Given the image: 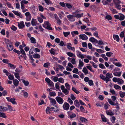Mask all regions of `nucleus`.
Segmentation results:
<instances>
[{
	"label": "nucleus",
	"mask_w": 125,
	"mask_h": 125,
	"mask_svg": "<svg viewBox=\"0 0 125 125\" xmlns=\"http://www.w3.org/2000/svg\"><path fill=\"white\" fill-rule=\"evenodd\" d=\"M113 63L115 64L116 66L121 67H122V65L119 62H114Z\"/></svg>",
	"instance_id": "38"
},
{
	"label": "nucleus",
	"mask_w": 125,
	"mask_h": 125,
	"mask_svg": "<svg viewBox=\"0 0 125 125\" xmlns=\"http://www.w3.org/2000/svg\"><path fill=\"white\" fill-rule=\"evenodd\" d=\"M12 12L15 15H16L17 16H18L19 15V14L20 12H18L17 11H16L15 10H12Z\"/></svg>",
	"instance_id": "47"
},
{
	"label": "nucleus",
	"mask_w": 125,
	"mask_h": 125,
	"mask_svg": "<svg viewBox=\"0 0 125 125\" xmlns=\"http://www.w3.org/2000/svg\"><path fill=\"white\" fill-rule=\"evenodd\" d=\"M74 104L75 105L78 107H79L80 105L78 101L77 100H75L74 102Z\"/></svg>",
	"instance_id": "25"
},
{
	"label": "nucleus",
	"mask_w": 125,
	"mask_h": 125,
	"mask_svg": "<svg viewBox=\"0 0 125 125\" xmlns=\"http://www.w3.org/2000/svg\"><path fill=\"white\" fill-rule=\"evenodd\" d=\"M119 20L122 21L125 19V16L123 14L121 13H119Z\"/></svg>",
	"instance_id": "12"
},
{
	"label": "nucleus",
	"mask_w": 125,
	"mask_h": 125,
	"mask_svg": "<svg viewBox=\"0 0 125 125\" xmlns=\"http://www.w3.org/2000/svg\"><path fill=\"white\" fill-rule=\"evenodd\" d=\"M121 73L120 72H119L116 73H114V75L115 76H120L121 74Z\"/></svg>",
	"instance_id": "36"
},
{
	"label": "nucleus",
	"mask_w": 125,
	"mask_h": 125,
	"mask_svg": "<svg viewBox=\"0 0 125 125\" xmlns=\"http://www.w3.org/2000/svg\"><path fill=\"white\" fill-rule=\"evenodd\" d=\"M33 57L34 58H39L40 57V55L38 54H35L33 55Z\"/></svg>",
	"instance_id": "39"
},
{
	"label": "nucleus",
	"mask_w": 125,
	"mask_h": 125,
	"mask_svg": "<svg viewBox=\"0 0 125 125\" xmlns=\"http://www.w3.org/2000/svg\"><path fill=\"white\" fill-rule=\"evenodd\" d=\"M82 46L83 47H86L87 48V44L86 42H82Z\"/></svg>",
	"instance_id": "63"
},
{
	"label": "nucleus",
	"mask_w": 125,
	"mask_h": 125,
	"mask_svg": "<svg viewBox=\"0 0 125 125\" xmlns=\"http://www.w3.org/2000/svg\"><path fill=\"white\" fill-rule=\"evenodd\" d=\"M8 65L11 69H14L16 68V66L10 63H8Z\"/></svg>",
	"instance_id": "23"
},
{
	"label": "nucleus",
	"mask_w": 125,
	"mask_h": 125,
	"mask_svg": "<svg viewBox=\"0 0 125 125\" xmlns=\"http://www.w3.org/2000/svg\"><path fill=\"white\" fill-rule=\"evenodd\" d=\"M113 80L115 82H117L119 84H121L124 83V81L121 79H113Z\"/></svg>",
	"instance_id": "4"
},
{
	"label": "nucleus",
	"mask_w": 125,
	"mask_h": 125,
	"mask_svg": "<svg viewBox=\"0 0 125 125\" xmlns=\"http://www.w3.org/2000/svg\"><path fill=\"white\" fill-rule=\"evenodd\" d=\"M80 119V120L83 122H86L87 121V119L83 117H81Z\"/></svg>",
	"instance_id": "53"
},
{
	"label": "nucleus",
	"mask_w": 125,
	"mask_h": 125,
	"mask_svg": "<svg viewBox=\"0 0 125 125\" xmlns=\"http://www.w3.org/2000/svg\"><path fill=\"white\" fill-rule=\"evenodd\" d=\"M7 47L8 50L10 51H12L13 49V47L12 44H11L7 46Z\"/></svg>",
	"instance_id": "14"
},
{
	"label": "nucleus",
	"mask_w": 125,
	"mask_h": 125,
	"mask_svg": "<svg viewBox=\"0 0 125 125\" xmlns=\"http://www.w3.org/2000/svg\"><path fill=\"white\" fill-rule=\"evenodd\" d=\"M110 10L112 11V13L115 14V13H118V11L115 9L113 8H111Z\"/></svg>",
	"instance_id": "35"
},
{
	"label": "nucleus",
	"mask_w": 125,
	"mask_h": 125,
	"mask_svg": "<svg viewBox=\"0 0 125 125\" xmlns=\"http://www.w3.org/2000/svg\"><path fill=\"white\" fill-rule=\"evenodd\" d=\"M79 37L83 40H87L88 39V37L85 34H81Z\"/></svg>",
	"instance_id": "8"
},
{
	"label": "nucleus",
	"mask_w": 125,
	"mask_h": 125,
	"mask_svg": "<svg viewBox=\"0 0 125 125\" xmlns=\"http://www.w3.org/2000/svg\"><path fill=\"white\" fill-rule=\"evenodd\" d=\"M105 19L110 20H112V17L111 16L109 15H108L105 17Z\"/></svg>",
	"instance_id": "43"
},
{
	"label": "nucleus",
	"mask_w": 125,
	"mask_h": 125,
	"mask_svg": "<svg viewBox=\"0 0 125 125\" xmlns=\"http://www.w3.org/2000/svg\"><path fill=\"white\" fill-rule=\"evenodd\" d=\"M114 87L116 89H118L119 90L121 89V88L120 86L117 84H115L114 86Z\"/></svg>",
	"instance_id": "45"
},
{
	"label": "nucleus",
	"mask_w": 125,
	"mask_h": 125,
	"mask_svg": "<svg viewBox=\"0 0 125 125\" xmlns=\"http://www.w3.org/2000/svg\"><path fill=\"white\" fill-rule=\"evenodd\" d=\"M0 117L6 118L7 116L4 113L0 112Z\"/></svg>",
	"instance_id": "27"
},
{
	"label": "nucleus",
	"mask_w": 125,
	"mask_h": 125,
	"mask_svg": "<svg viewBox=\"0 0 125 125\" xmlns=\"http://www.w3.org/2000/svg\"><path fill=\"white\" fill-rule=\"evenodd\" d=\"M109 103L111 105H116V108L118 110L120 108L119 106V104L117 101H116V103L115 104L114 102L112 101L110 99H107Z\"/></svg>",
	"instance_id": "1"
},
{
	"label": "nucleus",
	"mask_w": 125,
	"mask_h": 125,
	"mask_svg": "<svg viewBox=\"0 0 125 125\" xmlns=\"http://www.w3.org/2000/svg\"><path fill=\"white\" fill-rule=\"evenodd\" d=\"M30 39L31 41V43L34 44L36 43V40L33 37H31Z\"/></svg>",
	"instance_id": "29"
},
{
	"label": "nucleus",
	"mask_w": 125,
	"mask_h": 125,
	"mask_svg": "<svg viewBox=\"0 0 125 125\" xmlns=\"http://www.w3.org/2000/svg\"><path fill=\"white\" fill-rule=\"evenodd\" d=\"M96 51L100 53H104V52L103 50L99 49H96Z\"/></svg>",
	"instance_id": "54"
},
{
	"label": "nucleus",
	"mask_w": 125,
	"mask_h": 125,
	"mask_svg": "<svg viewBox=\"0 0 125 125\" xmlns=\"http://www.w3.org/2000/svg\"><path fill=\"white\" fill-rule=\"evenodd\" d=\"M5 42L6 46L10 44H12L13 43L12 42H11L8 39H6L5 40Z\"/></svg>",
	"instance_id": "18"
},
{
	"label": "nucleus",
	"mask_w": 125,
	"mask_h": 125,
	"mask_svg": "<svg viewBox=\"0 0 125 125\" xmlns=\"http://www.w3.org/2000/svg\"><path fill=\"white\" fill-rule=\"evenodd\" d=\"M11 29L14 31H15L17 29V28L13 25H12L11 27Z\"/></svg>",
	"instance_id": "58"
},
{
	"label": "nucleus",
	"mask_w": 125,
	"mask_h": 125,
	"mask_svg": "<svg viewBox=\"0 0 125 125\" xmlns=\"http://www.w3.org/2000/svg\"><path fill=\"white\" fill-rule=\"evenodd\" d=\"M68 116L70 118L72 119L75 117L76 116V115L74 113H73L72 115H69Z\"/></svg>",
	"instance_id": "48"
},
{
	"label": "nucleus",
	"mask_w": 125,
	"mask_h": 125,
	"mask_svg": "<svg viewBox=\"0 0 125 125\" xmlns=\"http://www.w3.org/2000/svg\"><path fill=\"white\" fill-rule=\"evenodd\" d=\"M67 54L69 56L71 57H73V56H74V57L75 56V55L74 54L70 52H68L67 53Z\"/></svg>",
	"instance_id": "42"
},
{
	"label": "nucleus",
	"mask_w": 125,
	"mask_h": 125,
	"mask_svg": "<svg viewBox=\"0 0 125 125\" xmlns=\"http://www.w3.org/2000/svg\"><path fill=\"white\" fill-rule=\"evenodd\" d=\"M76 52L77 54V55L79 58H81V59H83L84 58V55L82 54L79 51L77 50L76 51Z\"/></svg>",
	"instance_id": "9"
},
{
	"label": "nucleus",
	"mask_w": 125,
	"mask_h": 125,
	"mask_svg": "<svg viewBox=\"0 0 125 125\" xmlns=\"http://www.w3.org/2000/svg\"><path fill=\"white\" fill-rule=\"evenodd\" d=\"M69 106L70 105L69 104L66 102L64 103L63 105V109L66 110H67L69 109Z\"/></svg>",
	"instance_id": "5"
},
{
	"label": "nucleus",
	"mask_w": 125,
	"mask_h": 125,
	"mask_svg": "<svg viewBox=\"0 0 125 125\" xmlns=\"http://www.w3.org/2000/svg\"><path fill=\"white\" fill-rule=\"evenodd\" d=\"M118 4H117V3H114V4L115 5V8H116L118 10H120L121 9V5Z\"/></svg>",
	"instance_id": "21"
},
{
	"label": "nucleus",
	"mask_w": 125,
	"mask_h": 125,
	"mask_svg": "<svg viewBox=\"0 0 125 125\" xmlns=\"http://www.w3.org/2000/svg\"><path fill=\"white\" fill-rule=\"evenodd\" d=\"M51 108H50V107H47V108L46 110V113L47 114L49 113L51 114V113L50 112V111H51Z\"/></svg>",
	"instance_id": "19"
},
{
	"label": "nucleus",
	"mask_w": 125,
	"mask_h": 125,
	"mask_svg": "<svg viewBox=\"0 0 125 125\" xmlns=\"http://www.w3.org/2000/svg\"><path fill=\"white\" fill-rule=\"evenodd\" d=\"M79 67H82L84 65V63L82 61L81 59L79 60Z\"/></svg>",
	"instance_id": "28"
},
{
	"label": "nucleus",
	"mask_w": 125,
	"mask_h": 125,
	"mask_svg": "<svg viewBox=\"0 0 125 125\" xmlns=\"http://www.w3.org/2000/svg\"><path fill=\"white\" fill-rule=\"evenodd\" d=\"M22 93H23L24 97L26 98L28 96V93L25 91L23 90H22Z\"/></svg>",
	"instance_id": "20"
},
{
	"label": "nucleus",
	"mask_w": 125,
	"mask_h": 125,
	"mask_svg": "<svg viewBox=\"0 0 125 125\" xmlns=\"http://www.w3.org/2000/svg\"><path fill=\"white\" fill-rule=\"evenodd\" d=\"M101 116L102 118V120L103 121L106 122H107L106 118L103 115H101Z\"/></svg>",
	"instance_id": "34"
},
{
	"label": "nucleus",
	"mask_w": 125,
	"mask_h": 125,
	"mask_svg": "<svg viewBox=\"0 0 125 125\" xmlns=\"http://www.w3.org/2000/svg\"><path fill=\"white\" fill-rule=\"evenodd\" d=\"M120 96L122 98H123L125 96V93L120 91L119 92Z\"/></svg>",
	"instance_id": "24"
},
{
	"label": "nucleus",
	"mask_w": 125,
	"mask_h": 125,
	"mask_svg": "<svg viewBox=\"0 0 125 125\" xmlns=\"http://www.w3.org/2000/svg\"><path fill=\"white\" fill-rule=\"evenodd\" d=\"M70 33V32L69 31L68 32H63V34L65 37H67Z\"/></svg>",
	"instance_id": "33"
},
{
	"label": "nucleus",
	"mask_w": 125,
	"mask_h": 125,
	"mask_svg": "<svg viewBox=\"0 0 125 125\" xmlns=\"http://www.w3.org/2000/svg\"><path fill=\"white\" fill-rule=\"evenodd\" d=\"M67 17L68 20L70 21H74L75 20V19L73 18V15H67Z\"/></svg>",
	"instance_id": "10"
},
{
	"label": "nucleus",
	"mask_w": 125,
	"mask_h": 125,
	"mask_svg": "<svg viewBox=\"0 0 125 125\" xmlns=\"http://www.w3.org/2000/svg\"><path fill=\"white\" fill-rule=\"evenodd\" d=\"M51 108L52 109H54L53 111L54 112L58 111L60 110L59 108L56 105L55 106V107H51Z\"/></svg>",
	"instance_id": "17"
},
{
	"label": "nucleus",
	"mask_w": 125,
	"mask_h": 125,
	"mask_svg": "<svg viewBox=\"0 0 125 125\" xmlns=\"http://www.w3.org/2000/svg\"><path fill=\"white\" fill-rule=\"evenodd\" d=\"M49 98L50 100V103L53 104V105L56 104V102L54 99L51 98L49 97Z\"/></svg>",
	"instance_id": "13"
},
{
	"label": "nucleus",
	"mask_w": 125,
	"mask_h": 125,
	"mask_svg": "<svg viewBox=\"0 0 125 125\" xmlns=\"http://www.w3.org/2000/svg\"><path fill=\"white\" fill-rule=\"evenodd\" d=\"M95 39V38H94V37H92L89 39V40L91 42H94Z\"/></svg>",
	"instance_id": "62"
},
{
	"label": "nucleus",
	"mask_w": 125,
	"mask_h": 125,
	"mask_svg": "<svg viewBox=\"0 0 125 125\" xmlns=\"http://www.w3.org/2000/svg\"><path fill=\"white\" fill-rule=\"evenodd\" d=\"M106 113L108 115L112 116L114 115V113L111 110H109L106 111Z\"/></svg>",
	"instance_id": "16"
},
{
	"label": "nucleus",
	"mask_w": 125,
	"mask_h": 125,
	"mask_svg": "<svg viewBox=\"0 0 125 125\" xmlns=\"http://www.w3.org/2000/svg\"><path fill=\"white\" fill-rule=\"evenodd\" d=\"M22 83L24 84L25 86H27L28 85L29 83L28 81H25L23 79H22Z\"/></svg>",
	"instance_id": "22"
},
{
	"label": "nucleus",
	"mask_w": 125,
	"mask_h": 125,
	"mask_svg": "<svg viewBox=\"0 0 125 125\" xmlns=\"http://www.w3.org/2000/svg\"><path fill=\"white\" fill-rule=\"evenodd\" d=\"M83 13H82L81 14H77L75 16H76L78 18H80L81 17H83Z\"/></svg>",
	"instance_id": "56"
},
{
	"label": "nucleus",
	"mask_w": 125,
	"mask_h": 125,
	"mask_svg": "<svg viewBox=\"0 0 125 125\" xmlns=\"http://www.w3.org/2000/svg\"><path fill=\"white\" fill-rule=\"evenodd\" d=\"M59 4L62 6L63 7H65L66 4L63 2H60Z\"/></svg>",
	"instance_id": "60"
},
{
	"label": "nucleus",
	"mask_w": 125,
	"mask_h": 125,
	"mask_svg": "<svg viewBox=\"0 0 125 125\" xmlns=\"http://www.w3.org/2000/svg\"><path fill=\"white\" fill-rule=\"evenodd\" d=\"M36 20L35 19H32L31 21V24L32 26H35L36 25L35 23Z\"/></svg>",
	"instance_id": "44"
},
{
	"label": "nucleus",
	"mask_w": 125,
	"mask_h": 125,
	"mask_svg": "<svg viewBox=\"0 0 125 125\" xmlns=\"http://www.w3.org/2000/svg\"><path fill=\"white\" fill-rule=\"evenodd\" d=\"M57 102L60 104H62L63 103V100L62 98L59 96H57L55 98Z\"/></svg>",
	"instance_id": "2"
},
{
	"label": "nucleus",
	"mask_w": 125,
	"mask_h": 125,
	"mask_svg": "<svg viewBox=\"0 0 125 125\" xmlns=\"http://www.w3.org/2000/svg\"><path fill=\"white\" fill-rule=\"evenodd\" d=\"M9 79L11 80L13 79V82L14 85L16 86H17L18 85L19 82L16 79Z\"/></svg>",
	"instance_id": "11"
},
{
	"label": "nucleus",
	"mask_w": 125,
	"mask_h": 125,
	"mask_svg": "<svg viewBox=\"0 0 125 125\" xmlns=\"http://www.w3.org/2000/svg\"><path fill=\"white\" fill-rule=\"evenodd\" d=\"M99 66L100 68L102 69H105L106 68L104 65L102 63H100L99 64Z\"/></svg>",
	"instance_id": "50"
},
{
	"label": "nucleus",
	"mask_w": 125,
	"mask_h": 125,
	"mask_svg": "<svg viewBox=\"0 0 125 125\" xmlns=\"http://www.w3.org/2000/svg\"><path fill=\"white\" fill-rule=\"evenodd\" d=\"M14 75L15 77L16 78H20V77L19 76V73H14Z\"/></svg>",
	"instance_id": "52"
},
{
	"label": "nucleus",
	"mask_w": 125,
	"mask_h": 125,
	"mask_svg": "<svg viewBox=\"0 0 125 125\" xmlns=\"http://www.w3.org/2000/svg\"><path fill=\"white\" fill-rule=\"evenodd\" d=\"M78 71V70L76 68H74L73 71V73L77 74Z\"/></svg>",
	"instance_id": "51"
},
{
	"label": "nucleus",
	"mask_w": 125,
	"mask_h": 125,
	"mask_svg": "<svg viewBox=\"0 0 125 125\" xmlns=\"http://www.w3.org/2000/svg\"><path fill=\"white\" fill-rule=\"evenodd\" d=\"M106 54L107 56L109 57L113 54V53L112 52H106Z\"/></svg>",
	"instance_id": "57"
},
{
	"label": "nucleus",
	"mask_w": 125,
	"mask_h": 125,
	"mask_svg": "<svg viewBox=\"0 0 125 125\" xmlns=\"http://www.w3.org/2000/svg\"><path fill=\"white\" fill-rule=\"evenodd\" d=\"M66 7L68 9H71L72 8V6L69 3H65Z\"/></svg>",
	"instance_id": "37"
},
{
	"label": "nucleus",
	"mask_w": 125,
	"mask_h": 125,
	"mask_svg": "<svg viewBox=\"0 0 125 125\" xmlns=\"http://www.w3.org/2000/svg\"><path fill=\"white\" fill-rule=\"evenodd\" d=\"M6 98L8 101L11 102L13 104H17V103L15 101V98H12L10 97H7Z\"/></svg>",
	"instance_id": "3"
},
{
	"label": "nucleus",
	"mask_w": 125,
	"mask_h": 125,
	"mask_svg": "<svg viewBox=\"0 0 125 125\" xmlns=\"http://www.w3.org/2000/svg\"><path fill=\"white\" fill-rule=\"evenodd\" d=\"M39 11H43L44 9L42 6L41 5H40L39 6Z\"/></svg>",
	"instance_id": "55"
},
{
	"label": "nucleus",
	"mask_w": 125,
	"mask_h": 125,
	"mask_svg": "<svg viewBox=\"0 0 125 125\" xmlns=\"http://www.w3.org/2000/svg\"><path fill=\"white\" fill-rule=\"evenodd\" d=\"M71 34L72 35L73 37L74 36V34L75 35H78L79 33L77 31H74L71 32Z\"/></svg>",
	"instance_id": "32"
},
{
	"label": "nucleus",
	"mask_w": 125,
	"mask_h": 125,
	"mask_svg": "<svg viewBox=\"0 0 125 125\" xmlns=\"http://www.w3.org/2000/svg\"><path fill=\"white\" fill-rule=\"evenodd\" d=\"M82 71L84 73L85 75L88 74V71L85 67H84Z\"/></svg>",
	"instance_id": "26"
},
{
	"label": "nucleus",
	"mask_w": 125,
	"mask_h": 125,
	"mask_svg": "<svg viewBox=\"0 0 125 125\" xmlns=\"http://www.w3.org/2000/svg\"><path fill=\"white\" fill-rule=\"evenodd\" d=\"M86 67L87 68L90 70L91 72H94V71L92 70V68L91 66H87Z\"/></svg>",
	"instance_id": "61"
},
{
	"label": "nucleus",
	"mask_w": 125,
	"mask_h": 125,
	"mask_svg": "<svg viewBox=\"0 0 125 125\" xmlns=\"http://www.w3.org/2000/svg\"><path fill=\"white\" fill-rule=\"evenodd\" d=\"M13 51L14 52L17 53L18 55H20L21 54L20 51L17 50L15 49H14Z\"/></svg>",
	"instance_id": "46"
},
{
	"label": "nucleus",
	"mask_w": 125,
	"mask_h": 125,
	"mask_svg": "<svg viewBox=\"0 0 125 125\" xmlns=\"http://www.w3.org/2000/svg\"><path fill=\"white\" fill-rule=\"evenodd\" d=\"M51 24H50L47 26L46 28H45L46 29L50 30L52 31L53 30L52 28L51 27Z\"/></svg>",
	"instance_id": "41"
},
{
	"label": "nucleus",
	"mask_w": 125,
	"mask_h": 125,
	"mask_svg": "<svg viewBox=\"0 0 125 125\" xmlns=\"http://www.w3.org/2000/svg\"><path fill=\"white\" fill-rule=\"evenodd\" d=\"M72 89L77 94H78L80 93V92L77 90V89L74 87H73Z\"/></svg>",
	"instance_id": "30"
},
{
	"label": "nucleus",
	"mask_w": 125,
	"mask_h": 125,
	"mask_svg": "<svg viewBox=\"0 0 125 125\" xmlns=\"http://www.w3.org/2000/svg\"><path fill=\"white\" fill-rule=\"evenodd\" d=\"M106 78H112L113 77L112 74H110L108 73L106 74Z\"/></svg>",
	"instance_id": "31"
},
{
	"label": "nucleus",
	"mask_w": 125,
	"mask_h": 125,
	"mask_svg": "<svg viewBox=\"0 0 125 125\" xmlns=\"http://www.w3.org/2000/svg\"><path fill=\"white\" fill-rule=\"evenodd\" d=\"M113 37L115 40H116L117 42H119L120 39L118 35H115L114 34L113 35Z\"/></svg>",
	"instance_id": "15"
},
{
	"label": "nucleus",
	"mask_w": 125,
	"mask_h": 125,
	"mask_svg": "<svg viewBox=\"0 0 125 125\" xmlns=\"http://www.w3.org/2000/svg\"><path fill=\"white\" fill-rule=\"evenodd\" d=\"M45 81L48 83V85L51 86H53V83L49 79H45Z\"/></svg>",
	"instance_id": "7"
},
{
	"label": "nucleus",
	"mask_w": 125,
	"mask_h": 125,
	"mask_svg": "<svg viewBox=\"0 0 125 125\" xmlns=\"http://www.w3.org/2000/svg\"><path fill=\"white\" fill-rule=\"evenodd\" d=\"M67 89H65L62 91L65 95L68 94L69 93V91Z\"/></svg>",
	"instance_id": "49"
},
{
	"label": "nucleus",
	"mask_w": 125,
	"mask_h": 125,
	"mask_svg": "<svg viewBox=\"0 0 125 125\" xmlns=\"http://www.w3.org/2000/svg\"><path fill=\"white\" fill-rule=\"evenodd\" d=\"M18 26L20 29H22L25 27L24 22L23 21H21L20 23H18Z\"/></svg>",
	"instance_id": "6"
},
{
	"label": "nucleus",
	"mask_w": 125,
	"mask_h": 125,
	"mask_svg": "<svg viewBox=\"0 0 125 125\" xmlns=\"http://www.w3.org/2000/svg\"><path fill=\"white\" fill-rule=\"evenodd\" d=\"M68 102L70 103L71 104H73V102L71 100L70 97L68 98Z\"/></svg>",
	"instance_id": "59"
},
{
	"label": "nucleus",
	"mask_w": 125,
	"mask_h": 125,
	"mask_svg": "<svg viewBox=\"0 0 125 125\" xmlns=\"http://www.w3.org/2000/svg\"><path fill=\"white\" fill-rule=\"evenodd\" d=\"M54 51H55V50L54 49L52 48L50 50H49V51L51 54L54 55L55 52Z\"/></svg>",
	"instance_id": "40"
},
{
	"label": "nucleus",
	"mask_w": 125,
	"mask_h": 125,
	"mask_svg": "<svg viewBox=\"0 0 125 125\" xmlns=\"http://www.w3.org/2000/svg\"><path fill=\"white\" fill-rule=\"evenodd\" d=\"M49 95L50 96H54L56 95V93L55 92H50Z\"/></svg>",
	"instance_id": "64"
}]
</instances>
